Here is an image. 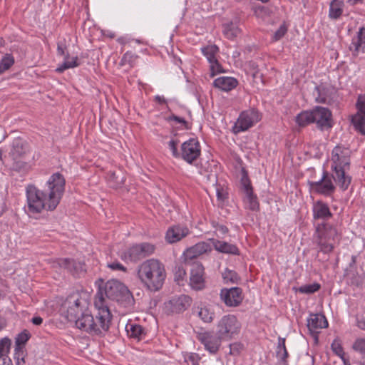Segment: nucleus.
I'll return each instance as SVG.
<instances>
[{
  "label": "nucleus",
  "mask_w": 365,
  "mask_h": 365,
  "mask_svg": "<svg viewBox=\"0 0 365 365\" xmlns=\"http://www.w3.org/2000/svg\"><path fill=\"white\" fill-rule=\"evenodd\" d=\"M254 12L256 16L264 19L269 16L271 11L267 6L258 5L255 6Z\"/></svg>",
  "instance_id": "37998d69"
},
{
  "label": "nucleus",
  "mask_w": 365,
  "mask_h": 365,
  "mask_svg": "<svg viewBox=\"0 0 365 365\" xmlns=\"http://www.w3.org/2000/svg\"><path fill=\"white\" fill-rule=\"evenodd\" d=\"M353 349L361 354H365V339H357L352 346Z\"/></svg>",
  "instance_id": "603ef678"
},
{
  "label": "nucleus",
  "mask_w": 365,
  "mask_h": 365,
  "mask_svg": "<svg viewBox=\"0 0 365 365\" xmlns=\"http://www.w3.org/2000/svg\"><path fill=\"white\" fill-rule=\"evenodd\" d=\"M98 292L96 294L95 307L109 309L107 299L116 301L124 306H129L133 302V297L128 287L116 279H110L104 283L100 278L96 282Z\"/></svg>",
  "instance_id": "f03ea898"
},
{
  "label": "nucleus",
  "mask_w": 365,
  "mask_h": 365,
  "mask_svg": "<svg viewBox=\"0 0 365 365\" xmlns=\"http://www.w3.org/2000/svg\"><path fill=\"white\" fill-rule=\"evenodd\" d=\"M314 237L319 252L329 254L339 244L341 235L334 225L322 222L316 225Z\"/></svg>",
  "instance_id": "39448f33"
},
{
  "label": "nucleus",
  "mask_w": 365,
  "mask_h": 365,
  "mask_svg": "<svg viewBox=\"0 0 365 365\" xmlns=\"http://www.w3.org/2000/svg\"><path fill=\"white\" fill-rule=\"evenodd\" d=\"M190 234L189 229L184 225H175L168 228L165 234V240L173 244L180 241Z\"/></svg>",
  "instance_id": "6ab92c4d"
},
{
  "label": "nucleus",
  "mask_w": 365,
  "mask_h": 365,
  "mask_svg": "<svg viewBox=\"0 0 365 365\" xmlns=\"http://www.w3.org/2000/svg\"><path fill=\"white\" fill-rule=\"evenodd\" d=\"M344 3L342 0H332L329 5V17L331 19H338L343 13Z\"/></svg>",
  "instance_id": "c85d7f7f"
},
{
  "label": "nucleus",
  "mask_w": 365,
  "mask_h": 365,
  "mask_svg": "<svg viewBox=\"0 0 365 365\" xmlns=\"http://www.w3.org/2000/svg\"><path fill=\"white\" fill-rule=\"evenodd\" d=\"M197 339L205 346V349L211 354H215L218 351L222 340H224L217 333L211 331H205L197 333Z\"/></svg>",
  "instance_id": "ddd939ff"
},
{
  "label": "nucleus",
  "mask_w": 365,
  "mask_h": 365,
  "mask_svg": "<svg viewBox=\"0 0 365 365\" xmlns=\"http://www.w3.org/2000/svg\"><path fill=\"white\" fill-rule=\"evenodd\" d=\"M31 322L35 325H40L43 322V319L41 317H33Z\"/></svg>",
  "instance_id": "69168bd1"
},
{
  "label": "nucleus",
  "mask_w": 365,
  "mask_h": 365,
  "mask_svg": "<svg viewBox=\"0 0 365 365\" xmlns=\"http://www.w3.org/2000/svg\"><path fill=\"white\" fill-rule=\"evenodd\" d=\"M260 120L259 112L255 109H249L242 112L233 127L234 133L245 131Z\"/></svg>",
  "instance_id": "9d476101"
},
{
  "label": "nucleus",
  "mask_w": 365,
  "mask_h": 365,
  "mask_svg": "<svg viewBox=\"0 0 365 365\" xmlns=\"http://www.w3.org/2000/svg\"><path fill=\"white\" fill-rule=\"evenodd\" d=\"M219 49L216 45H210L202 48V52L209 62L216 59V54Z\"/></svg>",
  "instance_id": "c9c22d12"
},
{
  "label": "nucleus",
  "mask_w": 365,
  "mask_h": 365,
  "mask_svg": "<svg viewBox=\"0 0 365 365\" xmlns=\"http://www.w3.org/2000/svg\"><path fill=\"white\" fill-rule=\"evenodd\" d=\"M26 147L24 142L20 139H16L13 141L12 148L9 153L14 160L21 158L26 153Z\"/></svg>",
  "instance_id": "bb28decb"
},
{
  "label": "nucleus",
  "mask_w": 365,
  "mask_h": 365,
  "mask_svg": "<svg viewBox=\"0 0 365 365\" xmlns=\"http://www.w3.org/2000/svg\"><path fill=\"white\" fill-rule=\"evenodd\" d=\"M212 225L213 227L215 228V232L218 237H222V236L226 235L229 231L228 228L225 225H220L218 222L215 221H212Z\"/></svg>",
  "instance_id": "09e8293b"
},
{
  "label": "nucleus",
  "mask_w": 365,
  "mask_h": 365,
  "mask_svg": "<svg viewBox=\"0 0 365 365\" xmlns=\"http://www.w3.org/2000/svg\"><path fill=\"white\" fill-rule=\"evenodd\" d=\"M31 334L27 330H24L19 334L16 338V347H24L27 341L30 339Z\"/></svg>",
  "instance_id": "79ce46f5"
},
{
  "label": "nucleus",
  "mask_w": 365,
  "mask_h": 365,
  "mask_svg": "<svg viewBox=\"0 0 365 365\" xmlns=\"http://www.w3.org/2000/svg\"><path fill=\"white\" fill-rule=\"evenodd\" d=\"M78 57L73 58L71 61L68 59V54L67 53L64 62L58 68H56V71L61 73L66 69L74 68L78 66L77 62Z\"/></svg>",
  "instance_id": "4c0bfd02"
},
{
  "label": "nucleus",
  "mask_w": 365,
  "mask_h": 365,
  "mask_svg": "<svg viewBox=\"0 0 365 365\" xmlns=\"http://www.w3.org/2000/svg\"><path fill=\"white\" fill-rule=\"evenodd\" d=\"M365 47V27L359 28L356 36L352 38L349 45V50L352 53V56L356 57L360 51H364Z\"/></svg>",
  "instance_id": "4be33fe9"
},
{
  "label": "nucleus",
  "mask_w": 365,
  "mask_h": 365,
  "mask_svg": "<svg viewBox=\"0 0 365 365\" xmlns=\"http://www.w3.org/2000/svg\"><path fill=\"white\" fill-rule=\"evenodd\" d=\"M358 327L360 329L365 330V316L358 320Z\"/></svg>",
  "instance_id": "338daca9"
},
{
  "label": "nucleus",
  "mask_w": 365,
  "mask_h": 365,
  "mask_svg": "<svg viewBox=\"0 0 365 365\" xmlns=\"http://www.w3.org/2000/svg\"><path fill=\"white\" fill-rule=\"evenodd\" d=\"M241 324L235 315L223 316L217 324V333L224 340H230L240 332Z\"/></svg>",
  "instance_id": "6e6552de"
},
{
  "label": "nucleus",
  "mask_w": 365,
  "mask_h": 365,
  "mask_svg": "<svg viewBox=\"0 0 365 365\" xmlns=\"http://www.w3.org/2000/svg\"><path fill=\"white\" fill-rule=\"evenodd\" d=\"M328 326V322L324 315L321 314H312L307 319V327L315 340H318V334L319 330L326 328Z\"/></svg>",
  "instance_id": "a211bd4d"
},
{
  "label": "nucleus",
  "mask_w": 365,
  "mask_h": 365,
  "mask_svg": "<svg viewBox=\"0 0 365 365\" xmlns=\"http://www.w3.org/2000/svg\"><path fill=\"white\" fill-rule=\"evenodd\" d=\"M242 189L245 195L244 201L246 207L251 210H259V202L257 196L253 193V188L251 185L250 180L248 178L247 171L242 170V177L240 180Z\"/></svg>",
  "instance_id": "9b49d317"
},
{
  "label": "nucleus",
  "mask_w": 365,
  "mask_h": 365,
  "mask_svg": "<svg viewBox=\"0 0 365 365\" xmlns=\"http://www.w3.org/2000/svg\"><path fill=\"white\" fill-rule=\"evenodd\" d=\"M316 89L318 93L316 101L318 103L331 105L335 101L336 91L334 88L320 86Z\"/></svg>",
  "instance_id": "5701e85b"
},
{
  "label": "nucleus",
  "mask_w": 365,
  "mask_h": 365,
  "mask_svg": "<svg viewBox=\"0 0 365 365\" xmlns=\"http://www.w3.org/2000/svg\"><path fill=\"white\" fill-rule=\"evenodd\" d=\"M222 277L226 282H230L235 283L239 279L237 274L235 271L228 269H226L222 273Z\"/></svg>",
  "instance_id": "49530a36"
},
{
  "label": "nucleus",
  "mask_w": 365,
  "mask_h": 365,
  "mask_svg": "<svg viewBox=\"0 0 365 365\" xmlns=\"http://www.w3.org/2000/svg\"><path fill=\"white\" fill-rule=\"evenodd\" d=\"M108 267L113 270H120L123 272L126 271V268L118 262L110 263L108 264Z\"/></svg>",
  "instance_id": "bf43d9fd"
},
{
  "label": "nucleus",
  "mask_w": 365,
  "mask_h": 365,
  "mask_svg": "<svg viewBox=\"0 0 365 365\" xmlns=\"http://www.w3.org/2000/svg\"><path fill=\"white\" fill-rule=\"evenodd\" d=\"M126 331L130 337L140 339L144 334L143 328L138 324H129L126 326Z\"/></svg>",
  "instance_id": "f704fd0d"
},
{
  "label": "nucleus",
  "mask_w": 365,
  "mask_h": 365,
  "mask_svg": "<svg viewBox=\"0 0 365 365\" xmlns=\"http://www.w3.org/2000/svg\"><path fill=\"white\" fill-rule=\"evenodd\" d=\"M214 248L222 253L240 255V251L235 245L215 239L211 240Z\"/></svg>",
  "instance_id": "393cba45"
},
{
  "label": "nucleus",
  "mask_w": 365,
  "mask_h": 365,
  "mask_svg": "<svg viewBox=\"0 0 365 365\" xmlns=\"http://www.w3.org/2000/svg\"><path fill=\"white\" fill-rule=\"evenodd\" d=\"M351 122L355 130L365 136V115L356 113L351 116Z\"/></svg>",
  "instance_id": "c756f323"
},
{
  "label": "nucleus",
  "mask_w": 365,
  "mask_h": 365,
  "mask_svg": "<svg viewBox=\"0 0 365 365\" xmlns=\"http://www.w3.org/2000/svg\"><path fill=\"white\" fill-rule=\"evenodd\" d=\"M155 247L150 243H141L132 246L122 256L125 260L137 262L154 252Z\"/></svg>",
  "instance_id": "1a4fd4ad"
},
{
  "label": "nucleus",
  "mask_w": 365,
  "mask_h": 365,
  "mask_svg": "<svg viewBox=\"0 0 365 365\" xmlns=\"http://www.w3.org/2000/svg\"><path fill=\"white\" fill-rule=\"evenodd\" d=\"M287 31V28L284 24H282L279 28L274 32V39L278 41L282 38Z\"/></svg>",
  "instance_id": "5fc2aeb1"
},
{
  "label": "nucleus",
  "mask_w": 365,
  "mask_h": 365,
  "mask_svg": "<svg viewBox=\"0 0 365 365\" xmlns=\"http://www.w3.org/2000/svg\"><path fill=\"white\" fill-rule=\"evenodd\" d=\"M155 98V101L158 103H159L160 104H163V103H166V100L163 96H156Z\"/></svg>",
  "instance_id": "774afa93"
},
{
  "label": "nucleus",
  "mask_w": 365,
  "mask_h": 365,
  "mask_svg": "<svg viewBox=\"0 0 365 365\" xmlns=\"http://www.w3.org/2000/svg\"><path fill=\"white\" fill-rule=\"evenodd\" d=\"M200 153L198 140L195 138H190L182 144L180 156L187 163L192 164L199 158Z\"/></svg>",
  "instance_id": "f8f14e48"
},
{
  "label": "nucleus",
  "mask_w": 365,
  "mask_h": 365,
  "mask_svg": "<svg viewBox=\"0 0 365 365\" xmlns=\"http://www.w3.org/2000/svg\"><path fill=\"white\" fill-rule=\"evenodd\" d=\"M320 289V285L318 283H313L309 284H304L299 287L297 292L302 294H312L317 292Z\"/></svg>",
  "instance_id": "ea45409f"
},
{
  "label": "nucleus",
  "mask_w": 365,
  "mask_h": 365,
  "mask_svg": "<svg viewBox=\"0 0 365 365\" xmlns=\"http://www.w3.org/2000/svg\"><path fill=\"white\" fill-rule=\"evenodd\" d=\"M51 264L53 268H68L70 264H72L74 267V269H78L81 268V262H76L74 259H68V258H64V259H56L54 260L51 261Z\"/></svg>",
  "instance_id": "cd10ccee"
},
{
  "label": "nucleus",
  "mask_w": 365,
  "mask_h": 365,
  "mask_svg": "<svg viewBox=\"0 0 365 365\" xmlns=\"http://www.w3.org/2000/svg\"><path fill=\"white\" fill-rule=\"evenodd\" d=\"M137 58L138 56L128 51L121 58L120 66H125L126 69L129 70L135 66Z\"/></svg>",
  "instance_id": "72a5a7b5"
},
{
  "label": "nucleus",
  "mask_w": 365,
  "mask_h": 365,
  "mask_svg": "<svg viewBox=\"0 0 365 365\" xmlns=\"http://www.w3.org/2000/svg\"><path fill=\"white\" fill-rule=\"evenodd\" d=\"M65 189V179L59 173H54L41 190L34 185L26 187L28 211L40 213L43 210H54L59 204Z\"/></svg>",
  "instance_id": "f257e3e1"
},
{
  "label": "nucleus",
  "mask_w": 365,
  "mask_h": 365,
  "mask_svg": "<svg viewBox=\"0 0 365 365\" xmlns=\"http://www.w3.org/2000/svg\"><path fill=\"white\" fill-rule=\"evenodd\" d=\"M88 303L79 293L75 292L66 298L62 304L61 312L69 322H73L88 309Z\"/></svg>",
  "instance_id": "0eeeda50"
},
{
  "label": "nucleus",
  "mask_w": 365,
  "mask_h": 365,
  "mask_svg": "<svg viewBox=\"0 0 365 365\" xmlns=\"http://www.w3.org/2000/svg\"><path fill=\"white\" fill-rule=\"evenodd\" d=\"M14 63V58L11 54H6L0 61V71L3 73Z\"/></svg>",
  "instance_id": "58836bf2"
},
{
  "label": "nucleus",
  "mask_w": 365,
  "mask_h": 365,
  "mask_svg": "<svg viewBox=\"0 0 365 365\" xmlns=\"http://www.w3.org/2000/svg\"><path fill=\"white\" fill-rule=\"evenodd\" d=\"M237 81L232 77H219L214 82V86L224 91H229L237 86Z\"/></svg>",
  "instance_id": "a878e982"
},
{
  "label": "nucleus",
  "mask_w": 365,
  "mask_h": 365,
  "mask_svg": "<svg viewBox=\"0 0 365 365\" xmlns=\"http://www.w3.org/2000/svg\"><path fill=\"white\" fill-rule=\"evenodd\" d=\"M312 110L313 123L317 124L322 130H328L332 127L331 112L327 108L317 106Z\"/></svg>",
  "instance_id": "4468645a"
},
{
  "label": "nucleus",
  "mask_w": 365,
  "mask_h": 365,
  "mask_svg": "<svg viewBox=\"0 0 365 365\" xmlns=\"http://www.w3.org/2000/svg\"><path fill=\"white\" fill-rule=\"evenodd\" d=\"M340 148H334L332 151V160L334 170V178L339 186L344 190H346L351 182V177L346 175V170L349 169L350 161L346 156L339 154Z\"/></svg>",
  "instance_id": "423d86ee"
},
{
  "label": "nucleus",
  "mask_w": 365,
  "mask_h": 365,
  "mask_svg": "<svg viewBox=\"0 0 365 365\" xmlns=\"http://www.w3.org/2000/svg\"><path fill=\"white\" fill-rule=\"evenodd\" d=\"M223 33L228 38L236 37L240 33V29L235 23H228L223 25Z\"/></svg>",
  "instance_id": "473e14b6"
},
{
  "label": "nucleus",
  "mask_w": 365,
  "mask_h": 365,
  "mask_svg": "<svg viewBox=\"0 0 365 365\" xmlns=\"http://www.w3.org/2000/svg\"><path fill=\"white\" fill-rule=\"evenodd\" d=\"M313 217L314 220H327L332 217V214L326 203L317 201L313 205Z\"/></svg>",
  "instance_id": "b1692460"
},
{
  "label": "nucleus",
  "mask_w": 365,
  "mask_h": 365,
  "mask_svg": "<svg viewBox=\"0 0 365 365\" xmlns=\"http://www.w3.org/2000/svg\"><path fill=\"white\" fill-rule=\"evenodd\" d=\"M276 353L277 357L282 361L283 364L288 365L287 359L289 354L285 346L284 338L279 337Z\"/></svg>",
  "instance_id": "7c9ffc66"
},
{
  "label": "nucleus",
  "mask_w": 365,
  "mask_h": 365,
  "mask_svg": "<svg viewBox=\"0 0 365 365\" xmlns=\"http://www.w3.org/2000/svg\"><path fill=\"white\" fill-rule=\"evenodd\" d=\"M170 120H173L178 123H182L185 125V127L186 128H187V121L182 118H180V117H178L177 115H173L171 117H170Z\"/></svg>",
  "instance_id": "680f3d73"
},
{
  "label": "nucleus",
  "mask_w": 365,
  "mask_h": 365,
  "mask_svg": "<svg viewBox=\"0 0 365 365\" xmlns=\"http://www.w3.org/2000/svg\"><path fill=\"white\" fill-rule=\"evenodd\" d=\"M186 276L185 269L182 265H176L175 267V279L179 284L180 281H182L184 277Z\"/></svg>",
  "instance_id": "3c124183"
},
{
  "label": "nucleus",
  "mask_w": 365,
  "mask_h": 365,
  "mask_svg": "<svg viewBox=\"0 0 365 365\" xmlns=\"http://www.w3.org/2000/svg\"><path fill=\"white\" fill-rule=\"evenodd\" d=\"M302 360L308 361L309 365H313L314 364V358L308 354H306L304 356L302 357Z\"/></svg>",
  "instance_id": "0e129e2a"
},
{
  "label": "nucleus",
  "mask_w": 365,
  "mask_h": 365,
  "mask_svg": "<svg viewBox=\"0 0 365 365\" xmlns=\"http://www.w3.org/2000/svg\"><path fill=\"white\" fill-rule=\"evenodd\" d=\"M191 266L190 284L194 289H202L205 287L204 267L199 262H192Z\"/></svg>",
  "instance_id": "f3484780"
},
{
  "label": "nucleus",
  "mask_w": 365,
  "mask_h": 365,
  "mask_svg": "<svg viewBox=\"0 0 365 365\" xmlns=\"http://www.w3.org/2000/svg\"><path fill=\"white\" fill-rule=\"evenodd\" d=\"M327 172H324L322 178L319 181L309 182L312 189L316 192L324 194L329 195L334 190V186L331 180L328 178Z\"/></svg>",
  "instance_id": "aec40b11"
},
{
  "label": "nucleus",
  "mask_w": 365,
  "mask_h": 365,
  "mask_svg": "<svg viewBox=\"0 0 365 365\" xmlns=\"http://www.w3.org/2000/svg\"><path fill=\"white\" fill-rule=\"evenodd\" d=\"M331 348L337 356L343 359L344 352L341 346V341L339 339H335L333 341L331 345Z\"/></svg>",
  "instance_id": "8fccbe9b"
},
{
  "label": "nucleus",
  "mask_w": 365,
  "mask_h": 365,
  "mask_svg": "<svg viewBox=\"0 0 365 365\" xmlns=\"http://www.w3.org/2000/svg\"><path fill=\"white\" fill-rule=\"evenodd\" d=\"M96 309L97 313L95 317L87 309L73 322L78 329L90 334L99 335L103 331L108 330L112 315L109 309L100 307H96Z\"/></svg>",
  "instance_id": "20e7f679"
},
{
  "label": "nucleus",
  "mask_w": 365,
  "mask_h": 365,
  "mask_svg": "<svg viewBox=\"0 0 365 365\" xmlns=\"http://www.w3.org/2000/svg\"><path fill=\"white\" fill-rule=\"evenodd\" d=\"M138 275L144 286L151 292L159 291L166 277L163 263L155 259L143 262L138 268Z\"/></svg>",
  "instance_id": "7ed1b4c3"
},
{
  "label": "nucleus",
  "mask_w": 365,
  "mask_h": 365,
  "mask_svg": "<svg viewBox=\"0 0 365 365\" xmlns=\"http://www.w3.org/2000/svg\"><path fill=\"white\" fill-rule=\"evenodd\" d=\"M66 50V46L65 41H61L58 42L57 44V52L60 56H65V51Z\"/></svg>",
  "instance_id": "13d9d810"
},
{
  "label": "nucleus",
  "mask_w": 365,
  "mask_h": 365,
  "mask_svg": "<svg viewBox=\"0 0 365 365\" xmlns=\"http://www.w3.org/2000/svg\"><path fill=\"white\" fill-rule=\"evenodd\" d=\"M209 63H210V71L212 76H214L216 73H221L223 71L221 65L219 63L217 58Z\"/></svg>",
  "instance_id": "864d4df0"
},
{
  "label": "nucleus",
  "mask_w": 365,
  "mask_h": 365,
  "mask_svg": "<svg viewBox=\"0 0 365 365\" xmlns=\"http://www.w3.org/2000/svg\"><path fill=\"white\" fill-rule=\"evenodd\" d=\"M192 299L185 294L173 297L165 303V310L168 314H179L187 309L191 305Z\"/></svg>",
  "instance_id": "2eb2a0df"
},
{
  "label": "nucleus",
  "mask_w": 365,
  "mask_h": 365,
  "mask_svg": "<svg viewBox=\"0 0 365 365\" xmlns=\"http://www.w3.org/2000/svg\"><path fill=\"white\" fill-rule=\"evenodd\" d=\"M11 346V340L8 338H4L0 340V357L8 356L7 354L9 351Z\"/></svg>",
  "instance_id": "c03bdc74"
},
{
  "label": "nucleus",
  "mask_w": 365,
  "mask_h": 365,
  "mask_svg": "<svg viewBox=\"0 0 365 365\" xmlns=\"http://www.w3.org/2000/svg\"><path fill=\"white\" fill-rule=\"evenodd\" d=\"M198 317L205 323H210L213 321L215 313L208 307H201L198 312Z\"/></svg>",
  "instance_id": "e433bc0d"
},
{
  "label": "nucleus",
  "mask_w": 365,
  "mask_h": 365,
  "mask_svg": "<svg viewBox=\"0 0 365 365\" xmlns=\"http://www.w3.org/2000/svg\"><path fill=\"white\" fill-rule=\"evenodd\" d=\"M177 145H178L177 140H171L169 142V148H170V150L172 151L173 155L176 158L180 157V153H179L178 152Z\"/></svg>",
  "instance_id": "4d7b16f0"
},
{
  "label": "nucleus",
  "mask_w": 365,
  "mask_h": 365,
  "mask_svg": "<svg viewBox=\"0 0 365 365\" xmlns=\"http://www.w3.org/2000/svg\"><path fill=\"white\" fill-rule=\"evenodd\" d=\"M200 357L197 354L192 353L187 357V363H191L192 365H199Z\"/></svg>",
  "instance_id": "6e6d98bb"
},
{
  "label": "nucleus",
  "mask_w": 365,
  "mask_h": 365,
  "mask_svg": "<svg viewBox=\"0 0 365 365\" xmlns=\"http://www.w3.org/2000/svg\"><path fill=\"white\" fill-rule=\"evenodd\" d=\"M210 250V245L208 243L205 242H198L194 246L187 249L184 252L185 263L190 264V260Z\"/></svg>",
  "instance_id": "412c9836"
},
{
  "label": "nucleus",
  "mask_w": 365,
  "mask_h": 365,
  "mask_svg": "<svg viewBox=\"0 0 365 365\" xmlns=\"http://www.w3.org/2000/svg\"><path fill=\"white\" fill-rule=\"evenodd\" d=\"M108 181L111 187L117 188L123 183V178L116 175L114 172H109L108 174Z\"/></svg>",
  "instance_id": "a19ab883"
},
{
  "label": "nucleus",
  "mask_w": 365,
  "mask_h": 365,
  "mask_svg": "<svg viewBox=\"0 0 365 365\" xmlns=\"http://www.w3.org/2000/svg\"><path fill=\"white\" fill-rule=\"evenodd\" d=\"M220 299L227 307H237L243 300L242 290L240 287L224 288L220 291Z\"/></svg>",
  "instance_id": "dca6fc26"
},
{
  "label": "nucleus",
  "mask_w": 365,
  "mask_h": 365,
  "mask_svg": "<svg viewBox=\"0 0 365 365\" xmlns=\"http://www.w3.org/2000/svg\"><path fill=\"white\" fill-rule=\"evenodd\" d=\"M356 113L365 115V95H359L356 103Z\"/></svg>",
  "instance_id": "de8ad7c7"
},
{
  "label": "nucleus",
  "mask_w": 365,
  "mask_h": 365,
  "mask_svg": "<svg viewBox=\"0 0 365 365\" xmlns=\"http://www.w3.org/2000/svg\"><path fill=\"white\" fill-rule=\"evenodd\" d=\"M25 351L24 347H15L14 359L16 365H24Z\"/></svg>",
  "instance_id": "a18cd8bd"
},
{
  "label": "nucleus",
  "mask_w": 365,
  "mask_h": 365,
  "mask_svg": "<svg viewBox=\"0 0 365 365\" xmlns=\"http://www.w3.org/2000/svg\"><path fill=\"white\" fill-rule=\"evenodd\" d=\"M296 123L301 127H304L313 123L312 110L301 112L296 117Z\"/></svg>",
  "instance_id": "2f4dec72"
},
{
  "label": "nucleus",
  "mask_w": 365,
  "mask_h": 365,
  "mask_svg": "<svg viewBox=\"0 0 365 365\" xmlns=\"http://www.w3.org/2000/svg\"><path fill=\"white\" fill-rule=\"evenodd\" d=\"M0 365H13L11 360L8 357H0Z\"/></svg>",
  "instance_id": "e2e57ef3"
},
{
  "label": "nucleus",
  "mask_w": 365,
  "mask_h": 365,
  "mask_svg": "<svg viewBox=\"0 0 365 365\" xmlns=\"http://www.w3.org/2000/svg\"><path fill=\"white\" fill-rule=\"evenodd\" d=\"M69 267L71 269H68V268H63L64 269H66L68 272H69L70 273H71L73 275H75V274H79L80 272H81L83 270V264H82L81 262V268L80 269H74L73 267L72 264H70L69 265Z\"/></svg>",
  "instance_id": "052dcab7"
}]
</instances>
